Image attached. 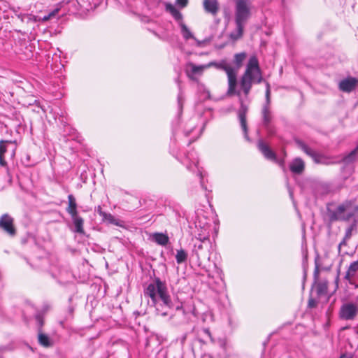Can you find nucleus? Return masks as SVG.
<instances>
[{"label":"nucleus","mask_w":358,"mask_h":358,"mask_svg":"<svg viewBox=\"0 0 358 358\" xmlns=\"http://www.w3.org/2000/svg\"><path fill=\"white\" fill-rule=\"evenodd\" d=\"M263 80L262 71L259 68V61L255 56L250 58L245 70L240 79V89L241 94L239 98L240 108L238 110V116L240 120L241 127L244 133L245 138L249 140L248 135V126L246 121V114L248 110V106L244 103L241 93L247 98L250 94L253 84H259Z\"/></svg>","instance_id":"1"},{"label":"nucleus","mask_w":358,"mask_h":358,"mask_svg":"<svg viewBox=\"0 0 358 358\" xmlns=\"http://www.w3.org/2000/svg\"><path fill=\"white\" fill-rule=\"evenodd\" d=\"M234 22L236 29L229 34L233 41L240 39L244 31L245 25L252 15V3L251 0H234Z\"/></svg>","instance_id":"2"},{"label":"nucleus","mask_w":358,"mask_h":358,"mask_svg":"<svg viewBox=\"0 0 358 358\" xmlns=\"http://www.w3.org/2000/svg\"><path fill=\"white\" fill-rule=\"evenodd\" d=\"M144 295L150 297L153 302L157 301V297L160 298L164 304L170 309L179 310L181 307V304L178 302L176 305L173 303L168 294L166 284L159 278H155L154 283L148 285L144 291Z\"/></svg>","instance_id":"3"},{"label":"nucleus","mask_w":358,"mask_h":358,"mask_svg":"<svg viewBox=\"0 0 358 358\" xmlns=\"http://www.w3.org/2000/svg\"><path fill=\"white\" fill-rule=\"evenodd\" d=\"M215 66L217 69L222 70L226 72L227 76V84L228 88L227 94L228 96L236 95L240 96L241 90L237 89V78H236V69L233 66L226 61H222L220 62H210L208 63V68Z\"/></svg>","instance_id":"4"},{"label":"nucleus","mask_w":358,"mask_h":358,"mask_svg":"<svg viewBox=\"0 0 358 358\" xmlns=\"http://www.w3.org/2000/svg\"><path fill=\"white\" fill-rule=\"evenodd\" d=\"M165 9L176 21L179 22L183 38L186 40L194 38L189 28L183 22V17L181 13L171 3H166L165 4Z\"/></svg>","instance_id":"5"},{"label":"nucleus","mask_w":358,"mask_h":358,"mask_svg":"<svg viewBox=\"0 0 358 358\" xmlns=\"http://www.w3.org/2000/svg\"><path fill=\"white\" fill-rule=\"evenodd\" d=\"M271 89H270V85L268 82L266 83V103L264 105L262 110V122L264 127L267 129V131L271 133L270 129V123L272 120V115L271 112L269 108V105L271 102Z\"/></svg>","instance_id":"6"},{"label":"nucleus","mask_w":358,"mask_h":358,"mask_svg":"<svg viewBox=\"0 0 358 358\" xmlns=\"http://www.w3.org/2000/svg\"><path fill=\"white\" fill-rule=\"evenodd\" d=\"M0 229L10 236H15L16 234L14 220L7 213L2 215L0 217Z\"/></svg>","instance_id":"7"},{"label":"nucleus","mask_w":358,"mask_h":358,"mask_svg":"<svg viewBox=\"0 0 358 358\" xmlns=\"http://www.w3.org/2000/svg\"><path fill=\"white\" fill-rule=\"evenodd\" d=\"M358 278V260L352 262L348 266L344 276L351 285H356V280Z\"/></svg>","instance_id":"8"},{"label":"nucleus","mask_w":358,"mask_h":358,"mask_svg":"<svg viewBox=\"0 0 358 358\" xmlns=\"http://www.w3.org/2000/svg\"><path fill=\"white\" fill-rule=\"evenodd\" d=\"M208 68V64L203 65H196L192 62H189L186 66V73L187 76L193 79L194 75H201L203 71Z\"/></svg>","instance_id":"9"},{"label":"nucleus","mask_w":358,"mask_h":358,"mask_svg":"<svg viewBox=\"0 0 358 358\" xmlns=\"http://www.w3.org/2000/svg\"><path fill=\"white\" fill-rule=\"evenodd\" d=\"M358 83V79L352 77H348L342 80L338 84V88L344 92H351L353 91Z\"/></svg>","instance_id":"10"},{"label":"nucleus","mask_w":358,"mask_h":358,"mask_svg":"<svg viewBox=\"0 0 358 358\" xmlns=\"http://www.w3.org/2000/svg\"><path fill=\"white\" fill-rule=\"evenodd\" d=\"M203 6L205 12L213 16L217 15L220 9V3L217 0H203Z\"/></svg>","instance_id":"11"},{"label":"nucleus","mask_w":358,"mask_h":358,"mask_svg":"<svg viewBox=\"0 0 358 358\" xmlns=\"http://www.w3.org/2000/svg\"><path fill=\"white\" fill-rule=\"evenodd\" d=\"M289 167L293 173L301 174L305 169V163L301 158L296 157L290 162Z\"/></svg>","instance_id":"12"},{"label":"nucleus","mask_w":358,"mask_h":358,"mask_svg":"<svg viewBox=\"0 0 358 358\" xmlns=\"http://www.w3.org/2000/svg\"><path fill=\"white\" fill-rule=\"evenodd\" d=\"M258 148L264 156L270 160L275 161V154L270 149V148L262 140L258 142Z\"/></svg>","instance_id":"13"},{"label":"nucleus","mask_w":358,"mask_h":358,"mask_svg":"<svg viewBox=\"0 0 358 358\" xmlns=\"http://www.w3.org/2000/svg\"><path fill=\"white\" fill-rule=\"evenodd\" d=\"M98 213L102 217L103 221H106L116 226H122V221L115 218L112 214L103 212L100 206L98 208Z\"/></svg>","instance_id":"14"},{"label":"nucleus","mask_w":358,"mask_h":358,"mask_svg":"<svg viewBox=\"0 0 358 358\" xmlns=\"http://www.w3.org/2000/svg\"><path fill=\"white\" fill-rule=\"evenodd\" d=\"M358 312V299L356 301L345 303L341 308L340 313H357Z\"/></svg>","instance_id":"15"},{"label":"nucleus","mask_w":358,"mask_h":358,"mask_svg":"<svg viewBox=\"0 0 358 358\" xmlns=\"http://www.w3.org/2000/svg\"><path fill=\"white\" fill-rule=\"evenodd\" d=\"M196 239L199 241V243H194V251L196 253V255L197 257H199V252L203 249V244L206 243L208 241V234H198V236L196 237Z\"/></svg>","instance_id":"16"},{"label":"nucleus","mask_w":358,"mask_h":358,"mask_svg":"<svg viewBox=\"0 0 358 358\" xmlns=\"http://www.w3.org/2000/svg\"><path fill=\"white\" fill-rule=\"evenodd\" d=\"M73 225L75 227V231L76 233L83 234H84L83 229V219L78 215V213L73 214L71 215Z\"/></svg>","instance_id":"17"},{"label":"nucleus","mask_w":358,"mask_h":358,"mask_svg":"<svg viewBox=\"0 0 358 358\" xmlns=\"http://www.w3.org/2000/svg\"><path fill=\"white\" fill-rule=\"evenodd\" d=\"M296 143L298 147L301 148L306 155L317 161L318 154L315 151L309 148L304 142L301 140H296Z\"/></svg>","instance_id":"18"},{"label":"nucleus","mask_w":358,"mask_h":358,"mask_svg":"<svg viewBox=\"0 0 358 358\" xmlns=\"http://www.w3.org/2000/svg\"><path fill=\"white\" fill-rule=\"evenodd\" d=\"M246 57L247 54L245 52H240L234 55L233 61L234 66L233 67L236 69V75Z\"/></svg>","instance_id":"19"},{"label":"nucleus","mask_w":358,"mask_h":358,"mask_svg":"<svg viewBox=\"0 0 358 358\" xmlns=\"http://www.w3.org/2000/svg\"><path fill=\"white\" fill-rule=\"evenodd\" d=\"M66 211L70 215L78 213L76 199L72 194L68 196V207Z\"/></svg>","instance_id":"20"},{"label":"nucleus","mask_w":358,"mask_h":358,"mask_svg":"<svg viewBox=\"0 0 358 358\" xmlns=\"http://www.w3.org/2000/svg\"><path fill=\"white\" fill-rule=\"evenodd\" d=\"M152 238L155 242L163 246L166 245L169 240L168 236L162 233H155L153 234Z\"/></svg>","instance_id":"21"},{"label":"nucleus","mask_w":358,"mask_h":358,"mask_svg":"<svg viewBox=\"0 0 358 358\" xmlns=\"http://www.w3.org/2000/svg\"><path fill=\"white\" fill-rule=\"evenodd\" d=\"M357 154H358V145L353 150H352L348 155H347L346 156H345L343 158V162L345 164H349V163H352V162H355L357 159Z\"/></svg>","instance_id":"22"},{"label":"nucleus","mask_w":358,"mask_h":358,"mask_svg":"<svg viewBox=\"0 0 358 358\" xmlns=\"http://www.w3.org/2000/svg\"><path fill=\"white\" fill-rule=\"evenodd\" d=\"M358 225V219L355 220L346 229L344 238L345 240H349L352 234V231L356 229Z\"/></svg>","instance_id":"23"},{"label":"nucleus","mask_w":358,"mask_h":358,"mask_svg":"<svg viewBox=\"0 0 358 358\" xmlns=\"http://www.w3.org/2000/svg\"><path fill=\"white\" fill-rule=\"evenodd\" d=\"M187 258V252L181 249L177 251L176 259L178 264H182V262H185Z\"/></svg>","instance_id":"24"},{"label":"nucleus","mask_w":358,"mask_h":358,"mask_svg":"<svg viewBox=\"0 0 358 358\" xmlns=\"http://www.w3.org/2000/svg\"><path fill=\"white\" fill-rule=\"evenodd\" d=\"M38 341L44 347H50L52 345L49 337L43 334H38Z\"/></svg>","instance_id":"25"},{"label":"nucleus","mask_w":358,"mask_h":358,"mask_svg":"<svg viewBox=\"0 0 358 358\" xmlns=\"http://www.w3.org/2000/svg\"><path fill=\"white\" fill-rule=\"evenodd\" d=\"M11 143V141H0V155H4L5 153L7 152V147L6 145V143Z\"/></svg>","instance_id":"26"},{"label":"nucleus","mask_w":358,"mask_h":358,"mask_svg":"<svg viewBox=\"0 0 358 358\" xmlns=\"http://www.w3.org/2000/svg\"><path fill=\"white\" fill-rule=\"evenodd\" d=\"M189 3V0H176V4L180 8H185Z\"/></svg>","instance_id":"27"},{"label":"nucleus","mask_w":358,"mask_h":358,"mask_svg":"<svg viewBox=\"0 0 358 358\" xmlns=\"http://www.w3.org/2000/svg\"><path fill=\"white\" fill-rule=\"evenodd\" d=\"M178 102L180 108L181 109L182 107L183 97L182 93H180L178 96Z\"/></svg>","instance_id":"28"},{"label":"nucleus","mask_w":358,"mask_h":358,"mask_svg":"<svg viewBox=\"0 0 358 358\" xmlns=\"http://www.w3.org/2000/svg\"><path fill=\"white\" fill-rule=\"evenodd\" d=\"M317 305V301L313 299H310L308 301V306L310 308L315 307Z\"/></svg>","instance_id":"29"},{"label":"nucleus","mask_w":358,"mask_h":358,"mask_svg":"<svg viewBox=\"0 0 358 358\" xmlns=\"http://www.w3.org/2000/svg\"><path fill=\"white\" fill-rule=\"evenodd\" d=\"M7 163L5 160L4 155H0V166H6Z\"/></svg>","instance_id":"30"},{"label":"nucleus","mask_w":358,"mask_h":358,"mask_svg":"<svg viewBox=\"0 0 358 358\" xmlns=\"http://www.w3.org/2000/svg\"><path fill=\"white\" fill-rule=\"evenodd\" d=\"M355 315H341V317L345 320H352L354 318Z\"/></svg>","instance_id":"31"},{"label":"nucleus","mask_w":358,"mask_h":358,"mask_svg":"<svg viewBox=\"0 0 358 358\" xmlns=\"http://www.w3.org/2000/svg\"><path fill=\"white\" fill-rule=\"evenodd\" d=\"M36 320L39 323L40 326L43 325V317L41 315H37L36 317Z\"/></svg>","instance_id":"32"},{"label":"nucleus","mask_w":358,"mask_h":358,"mask_svg":"<svg viewBox=\"0 0 358 358\" xmlns=\"http://www.w3.org/2000/svg\"><path fill=\"white\" fill-rule=\"evenodd\" d=\"M347 241L348 240H345V238H343V241L339 243V245H338V252H339L341 251V247L343 245H346Z\"/></svg>","instance_id":"33"},{"label":"nucleus","mask_w":358,"mask_h":358,"mask_svg":"<svg viewBox=\"0 0 358 358\" xmlns=\"http://www.w3.org/2000/svg\"><path fill=\"white\" fill-rule=\"evenodd\" d=\"M58 11H59V9L57 8V9L54 10L53 11L50 12L49 13V15L52 18L58 13Z\"/></svg>","instance_id":"34"},{"label":"nucleus","mask_w":358,"mask_h":358,"mask_svg":"<svg viewBox=\"0 0 358 358\" xmlns=\"http://www.w3.org/2000/svg\"><path fill=\"white\" fill-rule=\"evenodd\" d=\"M50 18H51V17H50V15H49V14H48V15H45V16L43 17V20L44 21H47V20H50Z\"/></svg>","instance_id":"35"},{"label":"nucleus","mask_w":358,"mask_h":358,"mask_svg":"<svg viewBox=\"0 0 358 358\" xmlns=\"http://www.w3.org/2000/svg\"><path fill=\"white\" fill-rule=\"evenodd\" d=\"M51 310V307L50 306H48L44 310V311H50Z\"/></svg>","instance_id":"36"},{"label":"nucleus","mask_w":358,"mask_h":358,"mask_svg":"<svg viewBox=\"0 0 358 358\" xmlns=\"http://www.w3.org/2000/svg\"><path fill=\"white\" fill-rule=\"evenodd\" d=\"M341 358H351V357H350V356H349V355H342V356L341 357Z\"/></svg>","instance_id":"37"},{"label":"nucleus","mask_w":358,"mask_h":358,"mask_svg":"<svg viewBox=\"0 0 358 358\" xmlns=\"http://www.w3.org/2000/svg\"><path fill=\"white\" fill-rule=\"evenodd\" d=\"M196 43L198 44V45H201V41H196Z\"/></svg>","instance_id":"38"},{"label":"nucleus","mask_w":358,"mask_h":358,"mask_svg":"<svg viewBox=\"0 0 358 358\" xmlns=\"http://www.w3.org/2000/svg\"><path fill=\"white\" fill-rule=\"evenodd\" d=\"M199 176H200L201 177H202V174H201V173L199 171Z\"/></svg>","instance_id":"39"},{"label":"nucleus","mask_w":358,"mask_h":358,"mask_svg":"<svg viewBox=\"0 0 358 358\" xmlns=\"http://www.w3.org/2000/svg\"><path fill=\"white\" fill-rule=\"evenodd\" d=\"M194 163L195 166H196L198 162L197 161L196 162H194Z\"/></svg>","instance_id":"40"},{"label":"nucleus","mask_w":358,"mask_h":358,"mask_svg":"<svg viewBox=\"0 0 358 358\" xmlns=\"http://www.w3.org/2000/svg\"><path fill=\"white\" fill-rule=\"evenodd\" d=\"M187 169H191L190 166L187 165Z\"/></svg>","instance_id":"41"},{"label":"nucleus","mask_w":358,"mask_h":358,"mask_svg":"<svg viewBox=\"0 0 358 358\" xmlns=\"http://www.w3.org/2000/svg\"><path fill=\"white\" fill-rule=\"evenodd\" d=\"M0 358H3V357H0Z\"/></svg>","instance_id":"42"}]
</instances>
